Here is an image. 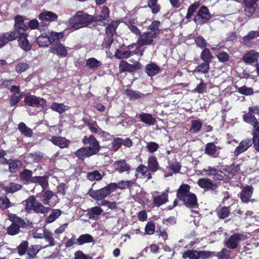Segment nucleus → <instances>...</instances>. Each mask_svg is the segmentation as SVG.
Listing matches in <instances>:
<instances>
[{"label": "nucleus", "mask_w": 259, "mask_h": 259, "mask_svg": "<svg viewBox=\"0 0 259 259\" xmlns=\"http://www.w3.org/2000/svg\"><path fill=\"white\" fill-rule=\"evenodd\" d=\"M168 189L166 190L165 192H163L160 195L153 196L154 205L159 206L166 203L168 200Z\"/></svg>", "instance_id": "c756f323"}, {"label": "nucleus", "mask_w": 259, "mask_h": 259, "mask_svg": "<svg viewBox=\"0 0 259 259\" xmlns=\"http://www.w3.org/2000/svg\"><path fill=\"white\" fill-rule=\"evenodd\" d=\"M9 219L13 224L19 227V229L26 228L28 226L30 227L32 224L29 221H27V222H25L24 220L14 214H11L10 215Z\"/></svg>", "instance_id": "f3484780"}, {"label": "nucleus", "mask_w": 259, "mask_h": 259, "mask_svg": "<svg viewBox=\"0 0 259 259\" xmlns=\"http://www.w3.org/2000/svg\"><path fill=\"white\" fill-rule=\"evenodd\" d=\"M103 210L99 207L96 206L92 207L90 210V218L96 219L100 215Z\"/></svg>", "instance_id": "6e6d98bb"}, {"label": "nucleus", "mask_w": 259, "mask_h": 259, "mask_svg": "<svg viewBox=\"0 0 259 259\" xmlns=\"http://www.w3.org/2000/svg\"><path fill=\"white\" fill-rule=\"evenodd\" d=\"M254 144L253 138L252 140L250 139H247L242 140L236 147L234 155L238 156L241 153L246 151L252 145Z\"/></svg>", "instance_id": "4468645a"}, {"label": "nucleus", "mask_w": 259, "mask_h": 259, "mask_svg": "<svg viewBox=\"0 0 259 259\" xmlns=\"http://www.w3.org/2000/svg\"><path fill=\"white\" fill-rule=\"evenodd\" d=\"M85 121L87 123L88 127L92 133L97 134L99 135H109L108 133L102 131L98 126L96 121H94L92 119H85Z\"/></svg>", "instance_id": "412c9836"}, {"label": "nucleus", "mask_w": 259, "mask_h": 259, "mask_svg": "<svg viewBox=\"0 0 259 259\" xmlns=\"http://www.w3.org/2000/svg\"><path fill=\"white\" fill-rule=\"evenodd\" d=\"M210 17L208 8L205 6H202L195 17L194 21L197 24H202L207 22Z\"/></svg>", "instance_id": "f8f14e48"}, {"label": "nucleus", "mask_w": 259, "mask_h": 259, "mask_svg": "<svg viewBox=\"0 0 259 259\" xmlns=\"http://www.w3.org/2000/svg\"><path fill=\"white\" fill-rule=\"evenodd\" d=\"M210 63L203 62L198 65L193 71L194 73L206 74L208 72L210 68Z\"/></svg>", "instance_id": "ea45409f"}, {"label": "nucleus", "mask_w": 259, "mask_h": 259, "mask_svg": "<svg viewBox=\"0 0 259 259\" xmlns=\"http://www.w3.org/2000/svg\"><path fill=\"white\" fill-rule=\"evenodd\" d=\"M78 244L83 245L85 243H89L94 241L93 237L89 234L80 235L77 239Z\"/></svg>", "instance_id": "a18cd8bd"}, {"label": "nucleus", "mask_w": 259, "mask_h": 259, "mask_svg": "<svg viewBox=\"0 0 259 259\" xmlns=\"http://www.w3.org/2000/svg\"><path fill=\"white\" fill-rule=\"evenodd\" d=\"M146 70L149 76H153L159 72L160 68L155 64L151 63L146 65Z\"/></svg>", "instance_id": "e433bc0d"}, {"label": "nucleus", "mask_w": 259, "mask_h": 259, "mask_svg": "<svg viewBox=\"0 0 259 259\" xmlns=\"http://www.w3.org/2000/svg\"><path fill=\"white\" fill-rule=\"evenodd\" d=\"M119 66L120 72H133L141 68V64L139 62H137L135 64H131L125 61H121Z\"/></svg>", "instance_id": "dca6fc26"}, {"label": "nucleus", "mask_w": 259, "mask_h": 259, "mask_svg": "<svg viewBox=\"0 0 259 259\" xmlns=\"http://www.w3.org/2000/svg\"><path fill=\"white\" fill-rule=\"evenodd\" d=\"M22 188V186L20 184L9 182L7 185H4L3 183L2 189L5 190L6 193H14Z\"/></svg>", "instance_id": "bb28decb"}, {"label": "nucleus", "mask_w": 259, "mask_h": 259, "mask_svg": "<svg viewBox=\"0 0 259 259\" xmlns=\"http://www.w3.org/2000/svg\"><path fill=\"white\" fill-rule=\"evenodd\" d=\"M18 128L20 133L26 137L30 138L33 135L32 130L27 127L24 122H20L18 124Z\"/></svg>", "instance_id": "c9c22d12"}, {"label": "nucleus", "mask_w": 259, "mask_h": 259, "mask_svg": "<svg viewBox=\"0 0 259 259\" xmlns=\"http://www.w3.org/2000/svg\"><path fill=\"white\" fill-rule=\"evenodd\" d=\"M109 10L108 7L104 6L99 16H94L95 25L105 26L109 22Z\"/></svg>", "instance_id": "9d476101"}, {"label": "nucleus", "mask_w": 259, "mask_h": 259, "mask_svg": "<svg viewBox=\"0 0 259 259\" xmlns=\"http://www.w3.org/2000/svg\"><path fill=\"white\" fill-rule=\"evenodd\" d=\"M160 22L159 21L155 20L153 21L151 24L148 27V29L150 30L149 32L156 37L160 32Z\"/></svg>", "instance_id": "58836bf2"}, {"label": "nucleus", "mask_w": 259, "mask_h": 259, "mask_svg": "<svg viewBox=\"0 0 259 259\" xmlns=\"http://www.w3.org/2000/svg\"><path fill=\"white\" fill-rule=\"evenodd\" d=\"M24 102L29 106H36L38 108H44L47 103L45 99L29 94L25 95Z\"/></svg>", "instance_id": "1a4fd4ad"}, {"label": "nucleus", "mask_w": 259, "mask_h": 259, "mask_svg": "<svg viewBox=\"0 0 259 259\" xmlns=\"http://www.w3.org/2000/svg\"><path fill=\"white\" fill-rule=\"evenodd\" d=\"M253 189L252 186H247L242 190L240 197L242 202L247 203L250 201L252 195Z\"/></svg>", "instance_id": "a878e982"}, {"label": "nucleus", "mask_w": 259, "mask_h": 259, "mask_svg": "<svg viewBox=\"0 0 259 259\" xmlns=\"http://www.w3.org/2000/svg\"><path fill=\"white\" fill-rule=\"evenodd\" d=\"M147 163V167L152 172H155L160 168L157 159L155 156H150L148 159Z\"/></svg>", "instance_id": "c85d7f7f"}, {"label": "nucleus", "mask_w": 259, "mask_h": 259, "mask_svg": "<svg viewBox=\"0 0 259 259\" xmlns=\"http://www.w3.org/2000/svg\"><path fill=\"white\" fill-rule=\"evenodd\" d=\"M52 142L55 145L58 146L61 148L65 147V140L60 137H53L51 139Z\"/></svg>", "instance_id": "052dcab7"}, {"label": "nucleus", "mask_w": 259, "mask_h": 259, "mask_svg": "<svg viewBox=\"0 0 259 259\" xmlns=\"http://www.w3.org/2000/svg\"><path fill=\"white\" fill-rule=\"evenodd\" d=\"M254 114L259 115V108L256 106L249 108V112L243 116L245 122L253 126V142L255 149L259 151V122Z\"/></svg>", "instance_id": "7ed1b4c3"}, {"label": "nucleus", "mask_w": 259, "mask_h": 259, "mask_svg": "<svg viewBox=\"0 0 259 259\" xmlns=\"http://www.w3.org/2000/svg\"><path fill=\"white\" fill-rule=\"evenodd\" d=\"M138 117L141 121L148 125H154L156 122L155 118L148 113H141L139 115Z\"/></svg>", "instance_id": "7c9ffc66"}, {"label": "nucleus", "mask_w": 259, "mask_h": 259, "mask_svg": "<svg viewBox=\"0 0 259 259\" xmlns=\"http://www.w3.org/2000/svg\"><path fill=\"white\" fill-rule=\"evenodd\" d=\"M202 123L199 119L192 120L191 121L190 132L193 134H197L200 132Z\"/></svg>", "instance_id": "4c0bfd02"}, {"label": "nucleus", "mask_w": 259, "mask_h": 259, "mask_svg": "<svg viewBox=\"0 0 259 259\" xmlns=\"http://www.w3.org/2000/svg\"><path fill=\"white\" fill-rule=\"evenodd\" d=\"M63 37V33L62 32L57 33L52 31L42 34L37 38L36 41L39 47H45Z\"/></svg>", "instance_id": "423d86ee"}, {"label": "nucleus", "mask_w": 259, "mask_h": 259, "mask_svg": "<svg viewBox=\"0 0 259 259\" xmlns=\"http://www.w3.org/2000/svg\"><path fill=\"white\" fill-rule=\"evenodd\" d=\"M58 16L55 13L47 11L41 12L38 16L42 25V29H45L50 22L56 20Z\"/></svg>", "instance_id": "9b49d317"}, {"label": "nucleus", "mask_w": 259, "mask_h": 259, "mask_svg": "<svg viewBox=\"0 0 259 259\" xmlns=\"http://www.w3.org/2000/svg\"><path fill=\"white\" fill-rule=\"evenodd\" d=\"M114 166L115 169L119 173H129L131 169L130 164L124 159L115 161Z\"/></svg>", "instance_id": "6ab92c4d"}, {"label": "nucleus", "mask_w": 259, "mask_h": 259, "mask_svg": "<svg viewBox=\"0 0 259 259\" xmlns=\"http://www.w3.org/2000/svg\"><path fill=\"white\" fill-rule=\"evenodd\" d=\"M203 171L205 172L207 176H213L214 180H220L223 178V176L218 174V170L214 167L208 166L203 168Z\"/></svg>", "instance_id": "72a5a7b5"}, {"label": "nucleus", "mask_w": 259, "mask_h": 259, "mask_svg": "<svg viewBox=\"0 0 259 259\" xmlns=\"http://www.w3.org/2000/svg\"><path fill=\"white\" fill-rule=\"evenodd\" d=\"M190 186L187 184L181 185L177 191V198L187 207L196 208L198 206L197 198L194 194L190 192Z\"/></svg>", "instance_id": "20e7f679"}, {"label": "nucleus", "mask_w": 259, "mask_h": 259, "mask_svg": "<svg viewBox=\"0 0 259 259\" xmlns=\"http://www.w3.org/2000/svg\"><path fill=\"white\" fill-rule=\"evenodd\" d=\"M86 65L90 69H94L102 65V63L95 58H90L87 60Z\"/></svg>", "instance_id": "49530a36"}, {"label": "nucleus", "mask_w": 259, "mask_h": 259, "mask_svg": "<svg viewBox=\"0 0 259 259\" xmlns=\"http://www.w3.org/2000/svg\"><path fill=\"white\" fill-rule=\"evenodd\" d=\"M54 196V193L50 191L47 190L42 193V202L45 205L49 204V200Z\"/></svg>", "instance_id": "864d4df0"}, {"label": "nucleus", "mask_w": 259, "mask_h": 259, "mask_svg": "<svg viewBox=\"0 0 259 259\" xmlns=\"http://www.w3.org/2000/svg\"><path fill=\"white\" fill-rule=\"evenodd\" d=\"M21 164V162L18 160H10L9 163V170L11 173L16 172L18 169V166Z\"/></svg>", "instance_id": "3c124183"}, {"label": "nucleus", "mask_w": 259, "mask_h": 259, "mask_svg": "<svg viewBox=\"0 0 259 259\" xmlns=\"http://www.w3.org/2000/svg\"><path fill=\"white\" fill-rule=\"evenodd\" d=\"M27 29L28 27L24 23L23 18L21 16L16 17L14 31H17L18 33L19 45L25 51H29L31 49V46L27 39L28 34L26 33V30Z\"/></svg>", "instance_id": "f03ea898"}, {"label": "nucleus", "mask_w": 259, "mask_h": 259, "mask_svg": "<svg viewBox=\"0 0 259 259\" xmlns=\"http://www.w3.org/2000/svg\"><path fill=\"white\" fill-rule=\"evenodd\" d=\"M126 94L132 100L140 98L142 96V94L139 91H133L132 90H127L126 91Z\"/></svg>", "instance_id": "338daca9"}, {"label": "nucleus", "mask_w": 259, "mask_h": 259, "mask_svg": "<svg viewBox=\"0 0 259 259\" xmlns=\"http://www.w3.org/2000/svg\"><path fill=\"white\" fill-rule=\"evenodd\" d=\"M25 206L26 210H33L36 213H45L50 210V207L44 206L33 196L25 200Z\"/></svg>", "instance_id": "0eeeda50"}, {"label": "nucleus", "mask_w": 259, "mask_h": 259, "mask_svg": "<svg viewBox=\"0 0 259 259\" xmlns=\"http://www.w3.org/2000/svg\"><path fill=\"white\" fill-rule=\"evenodd\" d=\"M134 184L135 181L134 180L121 181L117 183V186L118 189L123 190L130 188Z\"/></svg>", "instance_id": "bf43d9fd"}, {"label": "nucleus", "mask_w": 259, "mask_h": 259, "mask_svg": "<svg viewBox=\"0 0 259 259\" xmlns=\"http://www.w3.org/2000/svg\"><path fill=\"white\" fill-rule=\"evenodd\" d=\"M167 167L173 171V173L178 172L181 168L180 163L176 160L169 161Z\"/></svg>", "instance_id": "4d7b16f0"}, {"label": "nucleus", "mask_w": 259, "mask_h": 259, "mask_svg": "<svg viewBox=\"0 0 259 259\" xmlns=\"http://www.w3.org/2000/svg\"><path fill=\"white\" fill-rule=\"evenodd\" d=\"M155 37L149 32H145L139 36L137 40V44L140 47L151 45Z\"/></svg>", "instance_id": "a211bd4d"}, {"label": "nucleus", "mask_w": 259, "mask_h": 259, "mask_svg": "<svg viewBox=\"0 0 259 259\" xmlns=\"http://www.w3.org/2000/svg\"><path fill=\"white\" fill-rule=\"evenodd\" d=\"M148 169L147 166L141 164L136 169V175L137 177L146 178L147 180H150L152 178V175L150 172H148Z\"/></svg>", "instance_id": "cd10ccee"}, {"label": "nucleus", "mask_w": 259, "mask_h": 259, "mask_svg": "<svg viewBox=\"0 0 259 259\" xmlns=\"http://www.w3.org/2000/svg\"><path fill=\"white\" fill-rule=\"evenodd\" d=\"M20 232V229L12 223V224L7 229V233L13 236L18 234Z\"/></svg>", "instance_id": "680f3d73"}, {"label": "nucleus", "mask_w": 259, "mask_h": 259, "mask_svg": "<svg viewBox=\"0 0 259 259\" xmlns=\"http://www.w3.org/2000/svg\"><path fill=\"white\" fill-rule=\"evenodd\" d=\"M200 253L196 250H188L183 253L184 258L189 257V259H198Z\"/></svg>", "instance_id": "5fc2aeb1"}, {"label": "nucleus", "mask_w": 259, "mask_h": 259, "mask_svg": "<svg viewBox=\"0 0 259 259\" xmlns=\"http://www.w3.org/2000/svg\"><path fill=\"white\" fill-rule=\"evenodd\" d=\"M248 238L247 234L245 233L234 234L224 241V244L227 248L234 249L238 247L241 241Z\"/></svg>", "instance_id": "6e6552de"}, {"label": "nucleus", "mask_w": 259, "mask_h": 259, "mask_svg": "<svg viewBox=\"0 0 259 259\" xmlns=\"http://www.w3.org/2000/svg\"><path fill=\"white\" fill-rule=\"evenodd\" d=\"M90 195L93 198L100 200L109 195V191L105 187L97 190H91Z\"/></svg>", "instance_id": "aec40b11"}, {"label": "nucleus", "mask_w": 259, "mask_h": 259, "mask_svg": "<svg viewBox=\"0 0 259 259\" xmlns=\"http://www.w3.org/2000/svg\"><path fill=\"white\" fill-rule=\"evenodd\" d=\"M32 183H37L41 186L43 190L47 189L49 186L48 177L34 176Z\"/></svg>", "instance_id": "2f4dec72"}, {"label": "nucleus", "mask_w": 259, "mask_h": 259, "mask_svg": "<svg viewBox=\"0 0 259 259\" xmlns=\"http://www.w3.org/2000/svg\"><path fill=\"white\" fill-rule=\"evenodd\" d=\"M148 6L153 14H157L160 11V7L157 4V0H148Z\"/></svg>", "instance_id": "603ef678"}, {"label": "nucleus", "mask_w": 259, "mask_h": 259, "mask_svg": "<svg viewBox=\"0 0 259 259\" xmlns=\"http://www.w3.org/2000/svg\"><path fill=\"white\" fill-rule=\"evenodd\" d=\"M28 246L29 243L27 241H22L16 248L18 254L20 256L25 254L27 253Z\"/></svg>", "instance_id": "37998d69"}, {"label": "nucleus", "mask_w": 259, "mask_h": 259, "mask_svg": "<svg viewBox=\"0 0 259 259\" xmlns=\"http://www.w3.org/2000/svg\"><path fill=\"white\" fill-rule=\"evenodd\" d=\"M219 148L213 143H207L205 145V153L212 157H217L218 155V154H217V151Z\"/></svg>", "instance_id": "f704fd0d"}, {"label": "nucleus", "mask_w": 259, "mask_h": 259, "mask_svg": "<svg viewBox=\"0 0 259 259\" xmlns=\"http://www.w3.org/2000/svg\"><path fill=\"white\" fill-rule=\"evenodd\" d=\"M17 31H12L11 33L6 32L0 36V49L5 46L9 41H12L18 38Z\"/></svg>", "instance_id": "2eb2a0df"}, {"label": "nucleus", "mask_w": 259, "mask_h": 259, "mask_svg": "<svg viewBox=\"0 0 259 259\" xmlns=\"http://www.w3.org/2000/svg\"><path fill=\"white\" fill-rule=\"evenodd\" d=\"M258 58L259 53L254 50H251L243 55L242 59L246 63L251 64L256 62Z\"/></svg>", "instance_id": "4be33fe9"}, {"label": "nucleus", "mask_w": 259, "mask_h": 259, "mask_svg": "<svg viewBox=\"0 0 259 259\" xmlns=\"http://www.w3.org/2000/svg\"><path fill=\"white\" fill-rule=\"evenodd\" d=\"M230 211L227 207H223L217 211L218 216L220 219H225L229 216Z\"/></svg>", "instance_id": "0e129e2a"}, {"label": "nucleus", "mask_w": 259, "mask_h": 259, "mask_svg": "<svg viewBox=\"0 0 259 259\" xmlns=\"http://www.w3.org/2000/svg\"><path fill=\"white\" fill-rule=\"evenodd\" d=\"M12 203L10 202L9 198L6 196H3L0 197V208L3 210H5L11 206Z\"/></svg>", "instance_id": "8fccbe9b"}, {"label": "nucleus", "mask_w": 259, "mask_h": 259, "mask_svg": "<svg viewBox=\"0 0 259 259\" xmlns=\"http://www.w3.org/2000/svg\"><path fill=\"white\" fill-rule=\"evenodd\" d=\"M197 184L199 187L206 190H214L217 185L207 178H201L198 180Z\"/></svg>", "instance_id": "b1692460"}, {"label": "nucleus", "mask_w": 259, "mask_h": 259, "mask_svg": "<svg viewBox=\"0 0 259 259\" xmlns=\"http://www.w3.org/2000/svg\"><path fill=\"white\" fill-rule=\"evenodd\" d=\"M51 52L62 57L65 56V47L61 44H55L50 49Z\"/></svg>", "instance_id": "79ce46f5"}, {"label": "nucleus", "mask_w": 259, "mask_h": 259, "mask_svg": "<svg viewBox=\"0 0 259 259\" xmlns=\"http://www.w3.org/2000/svg\"><path fill=\"white\" fill-rule=\"evenodd\" d=\"M22 96L21 93H14L11 98L10 104L11 106L15 105L22 99Z\"/></svg>", "instance_id": "774afa93"}, {"label": "nucleus", "mask_w": 259, "mask_h": 259, "mask_svg": "<svg viewBox=\"0 0 259 259\" xmlns=\"http://www.w3.org/2000/svg\"><path fill=\"white\" fill-rule=\"evenodd\" d=\"M62 213V211L59 209L52 210L50 215L46 218V222L51 223L55 221Z\"/></svg>", "instance_id": "de8ad7c7"}, {"label": "nucleus", "mask_w": 259, "mask_h": 259, "mask_svg": "<svg viewBox=\"0 0 259 259\" xmlns=\"http://www.w3.org/2000/svg\"><path fill=\"white\" fill-rule=\"evenodd\" d=\"M259 0H244V8L245 15L251 17L254 13Z\"/></svg>", "instance_id": "ddd939ff"}, {"label": "nucleus", "mask_w": 259, "mask_h": 259, "mask_svg": "<svg viewBox=\"0 0 259 259\" xmlns=\"http://www.w3.org/2000/svg\"><path fill=\"white\" fill-rule=\"evenodd\" d=\"M238 92L241 94L248 96L253 94V90L251 88H248L244 85L239 88Z\"/></svg>", "instance_id": "69168bd1"}, {"label": "nucleus", "mask_w": 259, "mask_h": 259, "mask_svg": "<svg viewBox=\"0 0 259 259\" xmlns=\"http://www.w3.org/2000/svg\"><path fill=\"white\" fill-rule=\"evenodd\" d=\"M27 27L30 28L31 29H38L39 30H43L42 29V25L41 22L38 23V21L36 19H33L30 20L28 24V26L26 25Z\"/></svg>", "instance_id": "13d9d810"}, {"label": "nucleus", "mask_w": 259, "mask_h": 259, "mask_svg": "<svg viewBox=\"0 0 259 259\" xmlns=\"http://www.w3.org/2000/svg\"><path fill=\"white\" fill-rule=\"evenodd\" d=\"M40 250V246L38 245H31L28 247L26 253V259H34L39 251Z\"/></svg>", "instance_id": "473e14b6"}, {"label": "nucleus", "mask_w": 259, "mask_h": 259, "mask_svg": "<svg viewBox=\"0 0 259 259\" xmlns=\"http://www.w3.org/2000/svg\"><path fill=\"white\" fill-rule=\"evenodd\" d=\"M32 170L28 169H24L19 174V179L25 184H29L33 182V176Z\"/></svg>", "instance_id": "5701e85b"}, {"label": "nucleus", "mask_w": 259, "mask_h": 259, "mask_svg": "<svg viewBox=\"0 0 259 259\" xmlns=\"http://www.w3.org/2000/svg\"><path fill=\"white\" fill-rule=\"evenodd\" d=\"M103 176V172L98 170H94L93 172L88 174L87 178L91 181H100L102 179Z\"/></svg>", "instance_id": "c03bdc74"}, {"label": "nucleus", "mask_w": 259, "mask_h": 259, "mask_svg": "<svg viewBox=\"0 0 259 259\" xmlns=\"http://www.w3.org/2000/svg\"><path fill=\"white\" fill-rule=\"evenodd\" d=\"M82 142L84 145L89 146L77 150L76 155L78 158L84 159L96 154L100 151L99 142L93 136H90L89 137L85 136L82 139Z\"/></svg>", "instance_id": "f257e3e1"}, {"label": "nucleus", "mask_w": 259, "mask_h": 259, "mask_svg": "<svg viewBox=\"0 0 259 259\" xmlns=\"http://www.w3.org/2000/svg\"><path fill=\"white\" fill-rule=\"evenodd\" d=\"M94 23V16L81 12H78L75 16L71 18L67 26V30L70 32L85 27Z\"/></svg>", "instance_id": "39448f33"}, {"label": "nucleus", "mask_w": 259, "mask_h": 259, "mask_svg": "<svg viewBox=\"0 0 259 259\" xmlns=\"http://www.w3.org/2000/svg\"><path fill=\"white\" fill-rule=\"evenodd\" d=\"M118 26L117 21H112L106 27V36L113 37Z\"/></svg>", "instance_id": "a19ab883"}, {"label": "nucleus", "mask_w": 259, "mask_h": 259, "mask_svg": "<svg viewBox=\"0 0 259 259\" xmlns=\"http://www.w3.org/2000/svg\"><path fill=\"white\" fill-rule=\"evenodd\" d=\"M29 68V65L27 63H19L15 67L16 71L18 73H22Z\"/></svg>", "instance_id": "e2e57ef3"}, {"label": "nucleus", "mask_w": 259, "mask_h": 259, "mask_svg": "<svg viewBox=\"0 0 259 259\" xmlns=\"http://www.w3.org/2000/svg\"><path fill=\"white\" fill-rule=\"evenodd\" d=\"M258 36V31H250L243 37V42L246 46L250 47L254 44V38Z\"/></svg>", "instance_id": "393cba45"}, {"label": "nucleus", "mask_w": 259, "mask_h": 259, "mask_svg": "<svg viewBox=\"0 0 259 259\" xmlns=\"http://www.w3.org/2000/svg\"><path fill=\"white\" fill-rule=\"evenodd\" d=\"M200 58L204 62L210 63L212 59V56L208 49L205 48L201 53Z\"/></svg>", "instance_id": "09e8293b"}]
</instances>
